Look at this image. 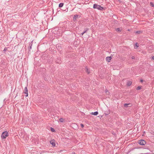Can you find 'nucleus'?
<instances>
[{"instance_id": "25", "label": "nucleus", "mask_w": 154, "mask_h": 154, "mask_svg": "<svg viewBox=\"0 0 154 154\" xmlns=\"http://www.w3.org/2000/svg\"><path fill=\"white\" fill-rule=\"evenodd\" d=\"M80 125L82 128H83L84 127V125L82 124H80Z\"/></svg>"}, {"instance_id": "24", "label": "nucleus", "mask_w": 154, "mask_h": 154, "mask_svg": "<svg viewBox=\"0 0 154 154\" xmlns=\"http://www.w3.org/2000/svg\"><path fill=\"white\" fill-rule=\"evenodd\" d=\"M106 94H109V92L108 90H106Z\"/></svg>"}, {"instance_id": "9", "label": "nucleus", "mask_w": 154, "mask_h": 154, "mask_svg": "<svg viewBox=\"0 0 154 154\" xmlns=\"http://www.w3.org/2000/svg\"><path fill=\"white\" fill-rule=\"evenodd\" d=\"M124 106L126 107H130L131 106V105L130 103H125L124 105Z\"/></svg>"}, {"instance_id": "6", "label": "nucleus", "mask_w": 154, "mask_h": 154, "mask_svg": "<svg viewBox=\"0 0 154 154\" xmlns=\"http://www.w3.org/2000/svg\"><path fill=\"white\" fill-rule=\"evenodd\" d=\"M79 15L77 14H75L74 15L73 17V20L75 22L76 20L77 19Z\"/></svg>"}, {"instance_id": "11", "label": "nucleus", "mask_w": 154, "mask_h": 154, "mask_svg": "<svg viewBox=\"0 0 154 154\" xmlns=\"http://www.w3.org/2000/svg\"><path fill=\"white\" fill-rule=\"evenodd\" d=\"M116 31L118 32H120L121 31V30H122V29H121V28H118L116 29Z\"/></svg>"}, {"instance_id": "30", "label": "nucleus", "mask_w": 154, "mask_h": 154, "mask_svg": "<svg viewBox=\"0 0 154 154\" xmlns=\"http://www.w3.org/2000/svg\"><path fill=\"white\" fill-rule=\"evenodd\" d=\"M140 82H143V79H141L140 80Z\"/></svg>"}, {"instance_id": "4", "label": "nucleus", "mask_w": 154, "mask_h": 154, "mask_svg": "<svg viewBox=\"0 0 154 154\" xmlns=\"http://www.w3.org/2000/svg\"><path fill=\"white\" fill-rule=\"evenodd\" d=\"M24 93L25 94V96L26 97H27L28 96V91L27 87H26L24 88Z\"/></svg>"}, {"instance_id": "28", "label": "nucleus", "mask_w": 154, "mask_h": 154, "mask_svg": "<svg viewBox=\"0 0 154 154\" xmlns=\"http://www.w3.org/2000/svg\"><path fill=\"white\" fill-rule=\"evenodd\" d=\"M85 33L84 32H83L82 33H81V35H83V34H84Z\"/></svg>"}, {"instance_id": "21", "label": "nucleus", "mask_w": 154, "mask_h": 154, "mask_svg": "<svg viewBox=\"0 0 154 154\" xmlns=\"http://www.w3.org/2000/svg\"><path fill=\"white\" fill-rule=\"evenodd\" d=\"M50 143H51V144L53 146H55V144L54 142H52V143H51V142H50Z\"/></svg>"}, {"instance_id": "20", "label": "nucleus", "mask_w": 154, "mask_h": 154, "mask_svg": "<svg viewBox=\"0 0 154 154\" xmlns=\"http://www.w3.org/2000/svg\"><path fill=\"white\" fill-rule=\"evenodd\" d=\"M142 32V31H136V33L137 34H140Z\"/></svg>"}, {"instance_id": "3", "label": "nucleus", "mask_w": 154, "mask_h": 154, "mask_svg": "<svg viewBox=\"0 0 154 154\" xmlns=\"http://www.w3.org/2000/svg\"><path fill=\"white\" fill-rule=\"evenodd\" d=\"M138 143L139 144L142 145H145L146 143L145 141L143 139L140 140H139Z\"/></svg>"}, {"instance_id": "5", "label": "nucleus", "mask_w": 154, "mask_h": 154, "mask_svg": "<svg viewBox=\"0 0 154 154\" xmlns=\"http://www.w3.org/2000/svg\"><path fill=\"white\" fill-rule=\"evenodd\" d=\"M33 41H31L29 44V51L30 50L32 49V45Z\"/></svg>"}, {"instance_id": "16", "label": "nucleus", "mask_w": 154, "mask_h": 154, "mask_svg": "<svg viewBox=\"0 0 154 154\" xmlns=\"http://www.w3.org/2000/svg\"><path fill=\"white\" fill-rule=\"evenodd\" d=\"M89 29L86 28L85 29L84 31L83 32H84L85 33H86L87 32L88 30Z\"/></svg>"}, {"instance_id": "18", "label": "nucleus", "mask_w": 154, "mask_h": 154, "mask_svg": "<svg viewBox=\"0 0 154 154\" xmlns=\"http://www.w3.org/2000/svg\"><path fill=\"white\" fill-rule=\"evenodd\" d=\"M141 88V87L140 86H138L137 88V90H140Z\"/></svg>"}, {"instance_id": "19", "label": "nucleus", "mask_w": 154, "mask_h": 154, "mask_svg": "<svg viewBox=\"0 0 154 154\" xmlns=\"http://www.w3.org/2000/svg\"><path fill=\"white\" fill-rule=\"evenodd\" d=\"M51 131H52V132H54L55 131V130L53 128H51Z\"/></svg>"}, {"instance_id": "31", "label": "nucleus", "mask_w": 154, "mask_h": 154, "mask_svg": "<svg viewBox=\"0 0 154 154\" xmlns=\"http://www.w3.org/2000/svg\"><path fill=\"white\" fill-rule=\"evenodd\" d=\"M72 154H76L75 152H73L72 153Z\"/></svg>"}, {"instance_id": "15", "label": "nucleus", "mask_w": 154, "mask_h": 154, "mask_svg": "<svg viewBox=\"0 0 154 154\" xmlns=\"http://www.w3.org/2000/svg\"><path fill=\"white\" fill-rule=\"evenodd\" d=\"M86 71L88 73V74H89L90 73V71L88 69L87 67L86 68Z\"/></svg>"}, {"instance_id": "8", "label": "nucleus", "mask_w": 154, "mask_h": 154, "mask_svg": "<svg viewBox=\"0 0 154 154\" xmlns=\"http://www.w3.org/2000/svg\"><path fill=\"white\" fill-rule=\"evenodd\" d=\"M61 59L60 57L57 58L56 60V62L57 63H60Z\"/></svg>"}, {"instance_id": "2", "label": "nucleus", "mask_w": 154, "mask_h": 154, "mask_svg": "<svg viewBox=\"0 0 154 154\" xmlns=\"http://www.w3.org/2000/svg\"><path fill=\"white\" fill-rule=\"evenodd\" d=\"M8 135V133L7 131L3 132L1 135V138L2 139H5Z\"/></svg>"}, {"instance_id": "17", "label": "nucleus", "mask_w": 154, "mask_h": 154, "mask_svg": "<svg viewBox=\"0 0 154 154\" xmlns=\"http://www.w3.org/2000/svg\"><path fill=\"white\" fill-rule=\"evenodd\" d=\"M60 121L61 122H64V119L63 118H60L59 119Z\"/></svg>"}, {"instance_id": "23", "label": "nucleus", "mask_w": 154, "mask_h": 154, "mask_svg": "<svg viewBox=\"0 0 154 154\" xmlns=\"http://www.w3.org/2000/svg\"><path fill=\"white\" fill-rule=\"evenodd\" d=\"M8 48H6V47L5 48L3 51H6L8 50Z\"/></svg>"}, {"instance_id": "26", "label": "nucleus", "mask_w": 154, "mask_h": 154, "mask_svg": "<svg viewBox=\"0 0 154 154\" xmlns=\"http://www.w3.org/2000/svg\"><path fill=\"white\" fill-rule=\"evenodd\" d=\"M131 58L132 59H134L135 58V57L134 56H132L131 57Z\"/></svg>"}, {"instance_id": "13", "label": "nucleus", "mask_w": 154, "mask_h": 154, "mask_svg": "<svg viewBox=\"0 0 154 154\" xmlns=\"http://www.w3.org/2000/svg\"><path fill=\"white\" fill-rule=\"evenodd\" d=\"M132 84V82L131 81H128L127 82V85L128 86H130Z\"/></svg>"}, {"instance_id": "29", "label": "nucleus", "mask_w": 154, "mask_h": 154, "mask_svg": "<svg viewBox=\"0 0 154 154\" xmlns=\"http://www.w3.org/2000/svg\"><path fill=\"white\" fill-rule=\"evenodd\" d=\"M152 58L153 60H154V56H152Z\"/></svg>"}, {"instance_id": "1", "label": "nucleus", "mask_w": 154, "mask_h": 154, "mask_svg": "<svg viewBox=\"0 0 154 154\" xmlns=\"http://www.w3.org/2000/svg\"><path fill=\"white\" fill-rule=\"evenodd\" d=\"M93 8L94 9H97L100 11H102L103 10H105V9L101 7L100 5H99L97 4H95L93 5Z\"/></svg>"}, {"instance_id": "10", "label": "nucleus", "mask_w": 154, "mask_h": 154, "mask_svg": "<svg viewBox=\"0 0 154 154\" xmlns=\"http://www.w3.org/2000/svg\"><path fill=\"white\" fill-rule=\"evenodd\" d=\"M98 114V112L97 111H96L94 112H92L91 113V114L94 115V116H96Z\"/></svg>"}, {"instance_id": "14", "label": "nucleus", "mask_w": 154, "mask_h": 154, "mask_svg": "<svg viewBox=\"0 0 154 154\" xmlns=\"http://www.w3.org/2000/svg\"><path fill=\"white\" fill-rule=\"evenodd\" d=\"M135 46H134V47L135 49L137 48H138L139 47V44L137 43H135Z\"/></svg>"}, {"instance_id": "7", "label": "nucleus", "mask_w": 154, "mask_h": 154, "mask_svg": "<svg viewBox=\"0 0 154 154\" xmlns=\"http://www.w3.org/2000/svg\"><path fill=\"white\" fill-rule=\"evenodd\" d=\"M112 57H107L106 58V61L108 62H110V60L112 59Z\"/></svg>"}, {"instance_id": "12", "label": "nucleus", "mask_w": 154, "mask_h": 154, "mask_svg": "<svg viewBox=\"0 0 154 154\" xmlns=\"http://www.w3.org/2000/svg\"><path fill=\"white\" fill-rule=\"evenodd\" d=\"M64 4L63 3H60L59 4V7L60 8L62 7L63 5Z\"/></svg>"}, {"instance_id": "27", "label": "nucleus", "mask_w": 154, "mask_h": 154, "mask_svg": "<svg viewBox=\"0 0 154 154\" xmlns=\"http://www.w3.org/2000/svg\"><path fill=\"white\" fill-rule=\"evenodd\" d=\"M118 1L120 2V3L123 2L121 0H118Z\"/></svg>"}, {"instance_id": "22", "label": "nucleus", "mask_w": 154, "mask_h": 154, "mask_svg": "<svg viewBox=\"0 0 154 154\" xmlns=\"http://www.w3.org/2000/svg\"><path fill=\"white\" fill-rule=\"evenodd\" d=\"M150 5L152 7H154V4L152 2H150Z\"/></svg>"}]
</instances>
